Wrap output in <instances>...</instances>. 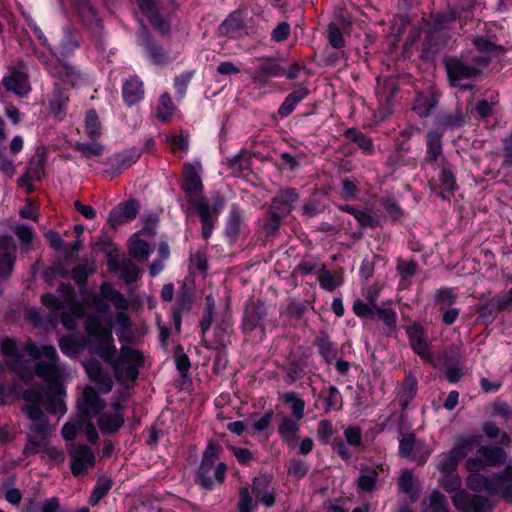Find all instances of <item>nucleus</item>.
<instances>
[{"instance_id":"obj_1","label":"nucleus","mask_w":512,"mask_h":512,"mask_svg":"<svg viewBox=\"0 0 512 512\" xmlns=\"http://www.w3.org/2000/svg\"><path fill=\"white\" fill-rule=\"evenodd\" d=\"M85 330L97 342L96 353L111 364L115 377L121 382H134L143 365V355L139 350L123 346L117 359H114L116 347L112 330L104 326L98 316L89 315L85 319Z\"/></svg>"},{"instance_id":"obj_2","label":"nucleus","mask_w":512,"mask_h":512,"mask_svg":"<svg viewBox=\"0 0 512 512\" xmlns=\"http://www.w3.org/2000/svg\"><path fill=\"white\" fill-rule=\"evenodd\" d=\"M24 349L33 359H46V361H38L34 367L35 374L50 385L44 405L50 413L64 415L67 411L63 399L64 387L56 384L63 370L56 348L52 345L38 346L32 340H28L25 342Z\"/></svg>"},{"instance_id":"obj_3","label":"nucleus","mask_w":512,"mask_h":512,"mask_svg":"<svg viewBox=\"0 0 512 512\" xmlns=\"http://www.w3.org/2000/svg\"><path fill=\"white\" fill-rule=\"evenodd\" d=\"M57 296L51 293L44 294L41 298L42 304L52 312L64 309L60 319L62 325L72 330L76 327L77 320L84 316V307L76 299V294L72 286L62 284L57 290Z\"/></svg>"},{"instance_id":"obj_4","label":"nucleus","mask_w":512,"mask_h":512,"mask_svg":"<svg viewBox=\"0 0 512 512\" xmlns=\"http://www.w3.org/2000/svg\"><path fill=\"white\" fill-rule=\"evenodd\" d=\"M466 485L472 491L498 495L508 503H512V465H508L502 473L493 474L490 477L469 474Z\"/></svg>"},{"instance_id":"obj_5","label":"nucleus","mask_w":512,"mask_h":512,"mask_svg":"<svg viewBox=\"0 0 512 512\" xmlns=\"http://www.w3.org/2000/svg\"><path fill=\"white\" fill-rule=\"evenodd\" d=\"M30 423L26 427V444L22 454L28 457L40 452L43 445L53 433V427L44 415L42 409L27 408V414Z\"/></svg>"},{"instance_id":"obj_6","label":"nucleus","mask_w":512,"mask_h":512,"mask_svg":"<svg viewBox=\"0 0 512 512\" xmlns=\"http://www.w3.org/2000/svg\"><path fill=\"white\" fill-rule=\"evenodd\" d=\"M221 447L210 443L202 457L197 473V480L205 490H212L215 484H222L225 480L227 466L219 461Z\"/></svg>"},{"instance_id":"obj_7","label":"nucleus","mask_w":512,"mask_h":512,"mask_svg":"<svg viewBox=\"0 0 512 512\" xmlns=\"http://www.w3.org/2000/svg\"><path fill=\"white\" fill-rule=\"evenodd\" d=\"M69 46L68 48L63 44L62 49L59 51L50 48L52 58L49 59L45 56H39V59L51 77L64 84L73 86L80 79V74L74 66L60 59V56H64L65 53H69L75 49L77 44L71 42Z\"/></svg>"},{"instance_id":"obj_8","label":"nucleus","mask_w":512,"mask_h":512,"mask_svg":"<svg viewBox=\"0 0 512 512\" xmlns=\"http://www.w3.org/2000/svg\"><path fill=\"white\" fill-rule=\"evenodd\" d=\"M70 457V469L74 477L85 476L95 467L96 456L93 450L87 445L72 443L67 448Z\"/></svg>"},{"instance_id":"obj_9","label":"nucleus","mask_w":512,"mask_h":512,"mask_svg":"<svg viewBox=\"0 0 512 512\" xmlns=\"http://www.w3.org/2000/svg\"><path fill=\"white\" fill-rule=\"evenodd\" d=\"M431 453L432 450L425 441L417 439L412 433L403 436L399 441V455L420 466L427 462Z\"/></svg>"},{"instance_id":"obj_10","label":"nucleus","mask_w":512,"mask_h":512,"mask_svg":"<svg viewBox=\"0 0 512 512\" xmlns=\"http://www.w3.org/2000/svg\"><path fill=\"white\" fill-rule=\"evenodd\" d=\"M505 460V453L501 448H491L482 446L478 448L476 456L469 458L466 462V468L470 474L488 467H494Z\"/></svg>"},{"instance_id":"obj_11","label":"nucleus","mask_w":512,"mask_h":512,"mask_svg":"<svg viewBox=\"0 0 512 512\" xmlns=\"http://www.w3.org/2000/svg\"><path fill=\"white\" fill-rule=\"evenodd\" d=\"M105 406L106 402L99 396L98 392L93 387L87 386L77 399V417L92 419L99 415Z\"/></svg>"},{"instance_id":"obj_12","label":"nucleus","mask_w":512,"mask_h":512,"mask_svg":"<svg viewBox=\"0 0 512 512\" xmlns=\"http://www.w3.org/2000/svg\"><path fill=\"white\" fill-rule=\"evenodd\" d=\"M101 297L110 301L118 310H127L129 308V302L125 296L118 290L114 289L108 282L101 284L100 295H94L91 301V304L97 311L105 313L109 310V306L101 300Z\"/></svg>"},{"instance_id":"obj_13","label":"nucleus","mask_w":512,"mask_h":512,"mask_svg":"<svg viewBox=\"0 0 512 512\" xmlns=\"http://www.w3.org/2000/svg\"><path fill=\"white\" fill-rule=\"evenodd\" d=\"M2 85L6 91L19 98L28 97L32 90L28 74L16 68H9V74L3 77Z\"/></svg>"},{"instance_id":"obj_14","label":"nucleus","mask_w":512,"mask_h":512,"mask_svg":"<svg viewBox=\"0 0 512 512\" xmlns=\"http://www.w3.org/2000/svg\"><path fill=\"white\" fill-rule=\"evenodd\" d=\"M284 74V68L272 57H261L258 65L254 68L250 78L254 83L266 85L270 78L279 77Z\"/></svg>"},{"instance_id":"obj_15","label":"nucleus","mask_w":512,"mask_h":512,"mask_svg":"<svg viewBox=\"0 0 512 512\" xmlns=\"http://www.w3.org/2000/svg\"><path fill=\"white\" fill-rule=\"evenodd\" d=\"M449 80L457 85L462 80L473 79L480 75V70L459 58H448L444 61Z\"/></svg>"},{"instance_id":"obj_16","label":"nucleus","mask_w":512,"mask_h":512,"mask_svg":"<svg viewBox=\"0 0 512 512\" xmlns=\"http://www.w3.org/2000/svg\"><path fill=\"white\" fill-rule=\"evenodd\" d=\"M140 158L138 149H130L109 158L108 167L103 171V174L108 178H114L120 175L124 170L135 164Z\"/></svg>"},{"instance_id":"obj_17","label":"nucleus","mask_w":512,"mask_h":512,"mask_svg":"<svg viewBox=\"0 0 512 512\" xmlns=\"http://www.w3.org/2000/svg\"><path fill=\"white\" fill-rule=\"evenodd\" d=\"M17 246L12 237L0 236V279L8 278L16 261Z\"/></svg>"},{"instance_id":"obj_18","label":"nucleus","mask_w":512,"mask_h":512,"mask_svg":"<svg viewBox=\"0 0 512 512\" xmlns=\"http://www.w3.org/2000/svg\"><path fill=\"white\" fill-rule=\"evenodd\" d=\"M112 407L113 411H105L98 416L97 423L102 434H113L124 424V416L121 413L122 405L117 402Z\"/></svg>"},{"instance_id":"obj_19","label":"nucleus","mask_w":512,"mask_h":512,"mask_svg":"<svg viewBox=\"0 0 512 512\" xmlns=\"http://www.w3.org/2000/svg\"><path fill=\"white\" fill-rule=\"evenodd\" d=\"M139 210L140 204L136 200L120 203L110 211L108 221L113 227L128 223L136 218Z\"/></svg>"},{"instance_id":"obj_20","label":"nucleus","mask_w":512,"mask_h":512,"mask_svg":"<svg viewBox=\"0 0 512 512\" xmlns=\"http://www.w3.org/2000/svg\"><path fill=\"white\" fill-rule=\"evenodd\" d=\"M267 315V310L263 302H251L245 307L244 317L242 320V329L245 333L252 332L263 324Z\"/></svg>"},{"instance_id":"obj_21","label":"nucleus","mask_w":512,"mask_h":512,"mask_svg":"<svg viewBox=\"0 0 512 512\" xmlns=\"http://www.w3.org/2000/svg\"><path fill=\"white\" fill-rule=\"evenodd\" d=\"M140 10L147 16L152 25L163 35L170 31V23L161 17L158 0H136Z\"/></svg>"},{"instance_id":"obj_22","label":"nucleus","mask_w":512,"mask_h":512,"mask_svg":"<svg viewBox=\"0 0 512 512\" xmlns=\"http://www.w3.org/2000/svg\"><path fill=\"white\" fill-rule=\"evenodd\" d=\"M298 201V194L292 188H287L278 192L273 198L269 208V213H275L285 218L293 209Z\"/></svg>"},{"instance_id":"obj_23","label":"nucleus","mask_w":512,"mask_h":512,"mask_svg":"<svg viewBox=\"0 0 512 512\" xmlns=\"http://www.w3.org/2000/svg\"><path fill=\"white\" fill-rule=\"evenodd\" d=\"M89 379L94 382L101 393H109L113 388L111 376L104 371L100 362L96 360L88 361L84 364Z\"/></svg>"},{"instance_id":"obj_24","label":"nucleus","mask_w":512,"mask_h":512,"mask_svg":"<svg viewBox=\"0 0 512 512\" xmlns=\"http://www.w3.org/2000/svg\"><path fill=\"white\" fill-rule=\"evenodd\" d=\"M407 336L413 351L423 360H431L432 353L425 340L424 329L421 325L414 324L407 328Z\"/></svg>"},{"instance_id":"obj_25","label":"nucleus","mask_w":512,"mask_h":512,"mask_svg":"<svg viewBox=\"0 0 512 512\" xmlns=\"http://www.w3.org/2000/svg\"><path fill=\"white\" fill-rule=\"evenodd\" d=\"M245 30L244 17L241 11H234L220 24L219 35L230 38L240 37Z\"/></svg>"},{"instance_id":"obj_26","label":"nucleus","mask_w":512,"mask_h":512,"mask_svg":"<svg viewBox=\"0 0 512 512\" xmlns=\"http://www.w3.org/2000/svg\"><path fill=\"white\" fill-rule=\"evenodd\" d=\"M252 493L266 507H272L275 503V494L270 486V480L266 476L254 478Z\"/></svg>"},{"instance_id":"obj_27","label":"nucleus","mask_w":512,"mask_h":512,"mask_svg":"<svg viewBox=\"0 0 512 512\" xmlns=\"http://www.w3.org/2000/svg\"><path fill=\"white\" fill-rule=\"evenodd\" d=\"M108 267L111 271L120 272L121 279L126 284H131L138 279L139 276V268L129 259H122L118 261L117 259L110 258L108 260Z\"/></svg>"},{"instance_id":"obj_28","label":"nucleus","mask_w":512,"mask_h":512,"mask_svg":"<svg viewBox=\"0 0 512 512\" xmlns=\"http://www.w3.org/2000/svg\"><path fill=\"white\" fill-rule=\"evenodd\" d=\"M398 488L402 493L408 495L413 502L418 500L422 492L418 479L408 469L401 472L398 478Z\"/></svg>"},{"instance_id":"obj_29","label":"nucleus","mask_w":512,"mask_h":512,"mask_svg":"<svg viewBox=\"0 0 512 512\" xmlns=\"http://www.w3.org/2000/svg\"><path fill=\"white\" fill-rule=\"evenodd\" d=\"M310 93V90L305 86H297L292 92H290L283 103L278 109V114L281 117L289 116L296 108L297 104L304 100Z\"/></svg>"},{"instance_id":"obj_30","label":"nucleus","mask_w":512,"mask_h":512,"mask_svg":"<svg viewBox=\"0 0 512 512\" xmlns=\"http://www.w3.org/2000/svg\"><path fill=\"white\" fill-rule=\"evenodd\" d=\"M183 189L190 199L198 197L202 193L203 185L200 175L191 164H187L184 169Z\"/></svg>"},{"instance_id":"obj_31","label":"nucleus","mask_w":512,"mask_h":512,"mask_svg":"<svg viewBox=\"0 0 512 512\" xmlns=\"http://www.w3.org/2000/svg\"><path fill=\"white\" fill-rule=\"evenodd\" d=\"M299 420L291 419L288 416H283L278 426V433L280 438L287 443L291 448H294L298 441V431L300 425Z\"/></svg>"},{"instance_id":"obj_32","label":"nucleus","mask_w":512,"mask_h":512,"mask_svg":"<svg viewBox=\"0 0 512 512\" xmlns=\"http://www.w3.org/2000/svg\"><path fill=\"white\" fill-rule=\"evenodd\" d=\"M68 101L69 96L67 90L61 88L59 84L56 83L50 100V109L54 117L60 121L66 115Z\"/></svg>"},{"instance_id":"obj_33","label":"nucleus","mask_w":512,"mask_h":512,"mask_svg":"<svg viewBox=\"0 0 512 512\" xmlns=\"http://www.w3.org/2000/svg\"><path fill=\"white\" fill-rule=\"evenodd\" d=\"M122 93L129 106L136 104L144 96L143 82L137 77H130L124 82Z\"/></svg>"},{"instance_id":"obj_34","label":"nucleus","mask_w":512,"mask_h":512,"mask_svg":"<svg viewBox=\"0 0 512 512\" xmlns=\"http://www.w3.org/2000/svg\"><path fill=\"white\" fill-rule=\"evenodd\" d=\"M244 227V213L237 205L231 207L226 225V235L235 241Z\"/></svg>"},{"instance_id":"obj_35","label":"nucleus","mask_w":512,"mask_h":512,"mask_svg":"<svg viewBox=\"0 0 512 512\" xmlns=\"http://www.w3.org/2000/svg\"><path fill=\"white\" fill-rule=\"evenodd\" d=\"M0 348L1 353L7 359V364L10 367L16 368L21 363V352L18 348L17 342L14 339L8 336L2 338L0 342Z\"/></svg>"},{"instance_id":"obj_36","label":"nucleus","mask_w":512,"mask_h":512,"mask_svg":"<svg viewBox=\"0 0 512 512\" xmlns=\"http://www.w3.org/2000/svg\"><path fill=\"white\" fill-rule=\"evenodd\" d=\"M437 104L438 99L432 92H421L416 96L412 109L420 117H427Z\"/></svg>"},{"instance_id":"obj_37","label":"nucleus","mask_w":512,"mask_h":512,"mask_svg":"<svg viewBox=\"0 0 512 512\" xmlns=\"http://www.w3.org/2000/svg\"><path fill=\"white\" fill-rule=\"evenodd\" d=\"M417 387V379L410 374L402 381L398 390L399 401L402 409H406L409 403L415 398Z\"/></svg>"},{"instance_id":"obj_38","label":"nucleus","mask_w":512,"mask_h":512,"mask_svg":"<svg viewBox=\"0 0 512 512\" xmlns=\"http://www.w3.org/2000/svg\"><path fill=\"white\" fill-rule=\"evenodd\" d=\"M139 37L141 39V44L145 47L150 59L156 64L162 63L166 58V54L160 46H157L152 41L150 34L144 25H142Z\"/></svg>"},{"instance_id":"obj_39","label":"nucleus","mask_w":512,"mask_h":512,"mask_svg":"<svg viewBox=\"0 0 512 512\" xmlns=\"http://www.w3.org/2000/svg\"><path fill=\"white\" fill-rule=\"evenodd\" d=\"M75 5L79 16L87 26H99L100 20L97 16V12L89 0H76Z\"/></svg>"},{"instance_id":"obj_40","label":"nucleus","mask_w":512,"mask_h":512,"mask_svg":"<svg viewBox=\"0 0 512 512\" xmlns=\"http://www.w3.org/2000/svg\"><path fill=\"white\" fill-rule=\"evenodd\" d=\"M442 133L438 131H429L427 133V152L426 161L434 163L442 154Z\"/></svg>"},{"instance_id":"obj_41","label":"nucleus","mask_w":512,"mask_h":512,"mask_svg":"<svg viewBox=\"0 0 512 512\" xmlns=\"http://www.w3.org/2000/svg\"><path fill=\"white\" fill-rule=\"evenodd\" d=\"M115 332L120 342L129 340L131 336V320L124 310L115 315Z\"/></svg>"},{"instance_id":"obj_42","label":"nucleus","mask_w":512,"mask_h":512,"mask_svg":"<svg viewBox=\"0 0 512 512\" xmlns=\"http://www.w3.org/2000/svg\"><path fill=\"white\" fill-rule=\"evenodd\" d=\"M478 443V436L461 437L455 442L451 450L459 460H462L474 449V447L478 445Z\"/></svg>"},{"instance_id":"obj_43","label":"nucleus","mask_w":512,"mask_h":512,"mask_svg":"<svg viewBox=\"0 0 512 512\" xmlns=\"http://www.w3.org/2000/svg\"><path fill=\"white\" fill-rule=\"evenodd\" d=\"M378 472L372 468H363L357 480V488L362 492H372L376 487Z\"/></svg>"},{"instance_id":"obj_44","label":"nucleus","mask_w":512,"mask_h":512,"mask_svg":"<svg viewBox=\"0 0 512 512\" xmlns=\"http://www.w3.org/2000/svg\"><path fill=\"white\" fill-rule=\"evenodd\" d=\"M427 502V512H452L447 497L439 490L431 491Z\"/></svg>"},{"instance_id":"obj_45","label":"nucleus","mask_w":512,"mask_h":512,"mask_svg":"<svg viewBox=\"0 0 512 512\" xmlns=\"http://www.w3.org/2000/svg\"><path fill=\"white\" fill-rule=\"evenodd\" d=\"M457 298L458 294L455 288H441L435 294V304L438 310H444L453 307Z\"/></svg>"},{"instance_id":"obj_46","label":"nucleus","mask_w":512,"mask_h":512,"mask_svg":"<svg viewBox=\"0 0 512 512\" xmlns=\"http://www.w3.org/2000/svg\"><path fill=\"white\" fill-rule=\"evenodd\" d=\"M284 404L289 405L292 414L296 420H301L304 417L305 401L301 399L296 393L290 392L282 396Z\"/></svg>"},{"instance_id":"obj_47","label":"nucleus","mask_w":512,"mask_h":512,"mask_svg":"<svg viewBox=\"0 0 512 512\" xmlns=\"http://www.w3.org/2000/svg\"><path fill=\"white\" fill-rule=\"evenodd\" d=\"M22 398L25 403L22 405V412L27 414V408L41 409V403L43 402V392L40 389L29 388L24 390Z\"/></svg>"},{"instance_id":"obj_48","label":"nucleus","mask_w":512,"mask_h":512,"mask_svg":"<svg viewBox=\"0 0 512 512\" xmlns=\"http://www.w3.org/2000/svg\"><path fill=\"white\" fill-rule=\"evenodd\" d=\"M316 346L319 354L324 358L326 363L331 364L337 357V347L327 337H318Z\"/></svg>"},{"instance_id":"obj_49","label":"nucleus","mask_w":512,"mask_h":512,"mask_svg":"<svg viewBox=\"0 0 512 512\" xmlns=\"http://www.w3.org/2000/svg\"><path fill=\"white\" fill-rule=\"evenodd\" d=\"M459 461L460 460L452 450L446 453H441L437 458V469L440 473L454 472L458 467Z\"/></svg>"},{"instance_id":"obj_50","label":"nucleus","mask_w":512,"mask_h":512,"mask_svg":"<svg viewBox=\"0 0 512 512\" xmlns=\"http://www.w3.org/2000/svg\"><path fill=\"white\" fill-rule=\"evenodd\" d=\"M439 484L446 492L456 493L461 488L462 480L460 476L454 472H443L439 478Z\"/></svg>"},{"instance_id":"obj_51","label":"nucleus","mask_w":512,"mask_h":512,"mask_svg":"<svg viewBox=\"0 0 512 512\" xmlns=\"http://www.w3.org/2000/svg\"><path fill=\"white\" fill-rule=\"evenodd\" d=\"M40 452H42V457L48 462L49 465H61L65 462L66 456L63 449L61 448L46 446L45 443Z\"/></svg>"},{"instance_id":"obj_52","label":"nucleus","mask_w":512,"mask_h":512,"mask_svg":"<svg viewBox=\"0 0 512 512\" xmlns=\"http://www.w3.org/2000/svg\"><path fill=\"white\" fill-rule=\"evenodd\" d=\"M512 302V290L510 291V297L507 300H502L500 298H494L491 302L480 308L479 313L480 316L484 319L492 316L494 312H499L504 310L509 303Z\"/></svg>"},{"instance_id":"obj_53","label":"nucleus","mask_w":512,"mask_h":512,"mask_svg":"<svg viewBox=\"0 0 512 512\" xmlns=\"http://www.w3.org/2000/svg\"><path fill=\"white\" fill-rule=\"evenodd\" d=\"M129 253L135 259L143 261L150 255V247L146 241L133 238L129 245Z\"/></svg>"},{"instance_id":"obj_54","label":"nucleus","mask_w":512,"mask_h":512,"mask_svg":"<svg viewBox=\"0 0 512 512\" xmlns=\"http://www.w3.org/2000/svg\"><path fill=\"white\" fill-rule=\"evenodd\" d=\"M342 408V396L335 386L328 388V393L324 397V410L326 413L332 410H340Z\"/></svg>"},{"instance_id":"obj_55","label":"nucleus","mask_w":512,"mask_h":512,"mask_svg":"<svg viewBox=\"0 0 512 512\" xmlns=\"http://www.w3.org/2000/svg\"><path fill=\"white\" fill-rule=\"evenodd\" d=\"M476 49L481 53H486L489 57L498 56L503 53L504 49L484 37H477L474 39Z\"/></svg>"},{"instance_id":"obj_56","label":"nucleus","mask_w":512,"mask_h":512,"mask_svg":"<svg viewBox=\"0 0 512 512\" xmlns=\"http://www.w3.org/2000/svg\"><path fill=\"white\" fill-rule=\"evenodd\" d=\"M318 281L323 289L333 291L341 285V278L334 276L330 271L324 267L318 272Z\"/></svg>"},{"instance_id":"obj_57","label":"nucleus","mask_w":512,"mask_h":512,"mask_svg":"<svg viewBox=\"0 0 512 512\" xmlns=\"http://www.w3.org/2000/svg\"><path fill=\"white\" fill-rule=\"evenodd\" d=\"M173 111L174 106L171 97L166 93L161 95L157 107V118L162 122H166L172 116Z\"/></svg>"},{"instance_id":"obj_58","label":"nucleus","mask_w":512,"mask_h":512,"mask_svg":"<svg viewBox=\"0 0 512 512\" xmlns=\"http://www.w3.org/2000/svg\"><path fill=\"white\" fill-rule=\"evenodd\" d=\"M111 487H112V482L110 479H104V480L98 482L89 497V503L92 506L97 505L99 503V501L101 499H103L108 494Z\"/></svg>"},{"instance_id":"obj_59","label":"nucleus","mask_w":512,"mask_h":512,"mask_svg":"<svg viewBox=\"0 0 512 512\" xmlns=\"http://www.w3.org/2000/svg\"><path fill=\"white\" fill-rule=\"evenodd\" d=\"M76 422L79 430L84 433L90 443L94 444L98 441L99 435L91 419L77 417Z\"/></svg>"},{"instance_id":"obj_60","label":"nucleus","mask_w":512,"mask_h":512,"mask_svg":"<svg viewBox=\"0 0 512 512\" xmlns=\"http://www.w3.org/2000/svg\"><path fill=\"white\" fill-rule=\"evenodd\" d=\"M454 507L459 512H470L472 496L466 490H459L451 497Z\"/></svg>"},{"instance_id":"obj_61","label":"nucleus","mask_w":512,"mask_h":512,"mask_svg":"<svg viewBox=\"0 0 512 512\" xmlns=\"http://www.w3.org/2000/svg\"><path fill=\"white\" fill-rule=\"evenodd\" d=\"M197 210L202 223L214 222L211 208L208 201L205 198H199L196 200H190Z\"/></svg>"},{"instance_id":"obj_62","label":"nucleus","mask_w":512,"mask_h":512,"mask_svg":"<svg viewBox=\"0 0 512 512\" xmlns=\"http://www.w3.org/2000/svg\"><path fill=\"white\" fill-rule=\"evenodd\" d=\"M359 225L363 228H375L379 225V217L371 210H360L358 211L355 218Z\"/></svg>"},{"instance_id":"obj_63","label":"nucleus","mask_w":512,"mask_h":512,"mask_svg":"<svg viewBox=\"0 0 512 512\" xmlns=\"http://www.w3.org/2000/svg\"><path fill=\"white\" fill-rule=\"evenodd\" d=\"M44 174V158L42 156L37 159H31L26 169V177L32 180H40Z\"/></svg>"},{"instance_id":"obj_64","label":"nucleus","mask_w":512,"mask_h":512,"mask_svg":"<svg viewBox=\"0 0 512 512\" xmlns=\"http://www.w3.org/2000/svg\"><path fill=\"white\" fill-rule=\"evenodd\" d=\"M493 505L490 500L481 495H472L470 512H491Z\"/></svg>"}]
</instances>
